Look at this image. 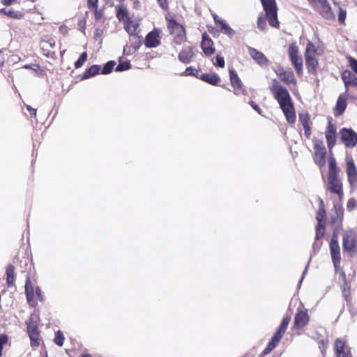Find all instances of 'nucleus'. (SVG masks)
Masks as SVG:
<instances>
[{
    "mask_svg": "<svg viewBox=\"0 0 357 357\" xmlns=\"http://www.w3.org/2000/svg\"><path fill=\"white\" fill-rule=\"evenodd\" d=\"M184 74L185 75H194V76L197 77L198 71L195 68L190 66V67H188L185 69Z\"/></svg>",
    "mask_w": 357,
    "mask_h": 357,
    "instance_id": "de8ad7c7",
    "label": "nucleus"
},
{
    "mask_svg": "<svg viewBox=\"0 0 357 357\" xmlns=\"http://www.w3.org/2000/svg\"><path fill=\"white\" fill-rule=\"evenodd\" d=\"M159 6L164 10L168 9V2L167 0H157Z\"/></svg>",
    "mask_w": 357,
    "mask_h": 357,
    "instance_id": "864d4df0",
    "label": "nucleus"
},
{
    "mask_svg": "<svg viewBox=\"0 0 357 357\" xmlns=\"http://www.w3.org/2000/svg\"><path fill=\"white\" fill-rule=\"evenodd\" d=\"M275 73L277 74V75L280 78L283 74L286 72V70H284L283 68L278 67L274 70Z\"/></svg>",
    "mask_w": 357,
    "mask_h": 357,
    "instance_id": "6e6d98bb",
    "label": "nucleus"
},
{
    "mask_svg": "<svg viewBox=\"0 0 357 357\" xmlns=\"http://www.w3.org/2000/svg\"><path fill=\"white\" fill-rule=\"evenodd\" d=\"M130 68V64L128 62L120 63L116 68L115 70L121 72L128 70Z\"/></svg>",
    "mask_w": 357,
    "mask_h": 357,
    "instance_id": "c03bdc74",
    "label": "nucleus"
},
{
    "mask_svg": "<svg viewBox=\"0 0 357 357\" xmlns=\"http://www.w3.org/2000/svg\"><path fill=\"white\" fill-rule=\"evenodd\" d=\"M25 294L27 301L30 303L33 301L34 297V288L29 278H27L25 284Z\"/></svg>",
    "mask_w": 357,
    "mask_h": 357,
    "instance_id": "393cba45",
    "label": "nucleus"
},
{
    "mask_svg": "<svg viewBox=\"0 0 357 357\" xmlns=\"http://www.w3.org/2000/svg\"><path fill=\"white\" fill-rule=\"evenodd\" d=\"M287 325L282 322L280 327L278 328V331L273 335V336H275V340H280L282 339L283 335L284 334V333L287 330Z\"/></svg>",
    "mask_w": 357,
    "mask_h": 357,
    "instance_id": "72a5a7b5",
    "label": "nucleus"
},
{
    "mask_svg": "<svg viewBox=\"0 0 357 357\" xmlns=\"http://www.w3.org/2000/svg\"><path fill=\"white\" fill-rule=\"evenodd\" d=\"M249 105L252 107L253 109L257 112L259 114H261V109L258 106V105H257L254 101H250Z\"/></svg>",
    "mask_w": 357,
    "mask_h": 357,
    "instance_id": "5fc2aeb1",
    "label": "nucleus"
},
{
    "mask_svg": "<svg viewBox=\"0 0 357 357\" xmlns=\"http://www.w3.org/2000/svg\"><path fill=\"white\" fill-rule=\"evenodd\" d=\"M225 63L224 58L219 55H217L215 65L220 68H223L225 66Z\"/></svg>",
    "mask_w": 357,
    "mask_h": 357,
    "instance_id": "603ef678",
    "label": "nucleus"
},
{
    "mask_svg": "<svg viewBox=\"0 0 357 357\" xmlns=\"http://www.w3.org/2000/svg\"><path fill=\"white\" fill-rule=\"evenodd\" d=\"M343 220V210L341 208H334V215L331 217V221L333 224L337 226H340L342 224Z\"/></svg>",
    "mask_w": 357,
    "mask_h": 357,
    "instance_id": "a878e982",
    "label": "nucleus"
},
{
    "mask_svg": "<svg viewBox=\"0 0 357 357\" xmlns=\"http://www.w3.org/2000/svg\"><path fill=\"white\" fill-rule=\"evenodd\" d=\"M289 55L296 71L298 74H300L303 69V59L298 55V47L295 44H291L289 45Z\"/></svg>",
    "mask_w": 357,
    "mask_h": 357,
    "instance_id": "ddd939ff",
    "label": "nucleus"
},
{
    "mask_svg": "<svg viewBox=\"0 0 357 357\" xmlns=\"http://www.w3.org/2000/svg\"><path fill=\"white\" fill-rule=\"evenodd\" d=\"M299 120L303 127L309 125L310 119L308 114H301L299 116Z\"/></svg>",
    "mask_w": 357,
    "mask_h": 357,
    "instance_id": "09e8293b",
    "label": "nucleus"
},
{
    "mask_svg": "<svg viewBox=\"0 0 357 357\" xmlns=\"http://www.w3.org/2000/svg\"><path fill=\"white\" fill-rule=\"evenodd\" d=\"M102 16V13L101 11H98V10H96V13H95V17L96 19H100Z\"/></svg>",
    "mask_w": 357,
    "mask_h": 357,
    "instance_id": "69168bd1",
    "label": "nucleus"
},
{
    "mask_svg": "<svg viewBox=\"0 0 357 357\" xmlns=\"http://www.w3.org/2000/svg\"><path fill=\"white\" fill-rule=\"evenodd\" d=\"M47 43L49 44V45L51 47H54L55 46V41L53 40H50Z\"/></svg>",
    "mask_w": 357,
    "mask_h": 357,
    "instance_id": "338daca9",
    "label": "nucleus"
},
{
    "mask_svg": "<svg viewBox=\"0 0 357 357\" xmlns=\"http://www.w3.org/2000/svg\"><path fill=\"white\" fill-rule=\"evenodd\" d=\"M339 281L342 284V290H350L351 285L347 281L346 275L344 272H342L340 275Z\"/></svg>",
    "mask_w": 357,
    "mask_h": 357,
    "instance_id": "c9c22d12",
    "label": "nucleus"
},
{
    "mask_svg": "<svg viewBox=\"0 0 357 357\" xmlns=\"http://www.w3.org/2000/svg\"><path fill=\"white\" fill-rule=\"evenodd\" d=\"M8 342V336L5 334L0 335V356L2 355L3 345Z\"/></svg>",
    "mask_w": 357,
    "mask_h": 357,
    "instance_id": "a18cd8bd",
    "label": "nucleus"
},
{
    "mask_svg": "<svg viewBox=\"0 0 357 357\" xmlns=\"http://www.w3.org/2000/svg\"><path fill=\"white\" fill-rule=\"evenodd\" d=\"M316 219L317 221L316 239L318 240L324 236L325 231L326 214L323 206L319 208Z\"/></svg>",
    "mask_w": 357,
    "mask_h": 357,
    "instance_id": "4468645a",
    "label": "nucleus"
},
{
    "mask_svg": "<svg viewBox=\"0 0 357 357\" xmlns=\"http://www.w3.org/2000/svg\"><path fill=\"white\" fill-rule=\"evenodd\" d=\"M347 107L346 98L343 95H340L337 99L335 105V113L337 116L342 115Z\"/></svg>",
    "mask_w": 357,
    "mask_h": 357,
    "instance_id": "b1692460",
    "label": "nucleus"
},
{
    "mask_svg": "<svg viewBox=\"0 0 357 357\" xmlns=\"http://www.w3.org/2000/svg\"><path fill=\"white\" fill-rule=\"evenodd\" d=\"M265 12L266 19L270 26L279 28L280 22L278 19V7L275 0H260Z\"/></svg>",
    "mask_w": 357,
    "mask_h": 357,
    "instance_id": "7ed1b4c3",
    "label": "nucleus"
},
{
    "mask_svg": "<svg viewBox=\"0 0 357 357\" xmlns=\"http://www.w3.org/2000/svg\"><path fill=\"white\" fill-rule=\"evenodd\" d=\"M128 13L127 9L123 6L117 7L116 17L119 20H126L128 19Z\"/></svg>",
    "mask_w": 357,
    "mask_h": 357,
    "instance_id": "473e14b6",
    "label": "nucleus"
},
{
    "mask_svg": "<svg viewBox=\"0 0 357 357\" xmlns=\"http://www.w3.org/2000/svg\"><path fill=\"white\" fill-rule=\"evenodd\" d=\"M100 70V66L99 65H93L89 68H88L84 73L82 75V79H86L90 77H92L97 74L99 73Z\"/></svg>",
    "mask_w": 357,
    "mask_h": 357,
    "instance_id": "bb28decb",
    "label": "nucleus"
},
{
    "mask_svg": "<svg viewBox=\"0 0 357 357\" xmlns=\"http://www.w3.org/2000/svg\"><path fill=\"white\" fill-rule=\"evenodd\" d=\"M195 56L192 49L190 46H185L183 47L181 52L178 54V59L184 63H189L192 62Z\"/></svg>",
    "mask_w": 357,
    "mask_h": 357,
    "instance_id": "a211bd4d",
    "label": "nucleus"
},
{
    "mask_svg": "<svg viewBox=\"0 0 357 357\" xmlns=\"http://www.w3.org/2000/svg\"><path fill=\"white\" fill-rule=\"evenodd\" d=\"M304 128V130H305V135L307 138H309L311 135V128L310 127V125L308 126H304L303 127Z\"/></svg>",
    "mask_w": 357,
    "mask_h": 357,
    "instance_id": "13d9d810",
    "label": "nucleus"
},
{
    "mask_svg": "<svg viewBox=\"0 0 357 357\" xmlns=\"http://www.w3.org/2000/svg\"><path fill=\"white\" fill-rule=\"evenodd\" d=\"M115 65L116 63L114 61H110L106 63L102 68V74L107 75L110 73Z\"/></svg>",
    "mask_w": 357,
    "mask_h": 357,
    "instance_id": "e433bc0d",
    "label": "nucleus"
},
{
    "mask_svg": "<svg viewBox=\"0 0 357 357\" xmlns=\"http://www.w3.org/2000/svg\"><path fill=\"white\" fill-rule=\"evenodd\" d=\"M342 291L345 300L349 301L350 298V290H342Z\"/></svg>",
    "mask_w": 357,
    "mask_h": 357,
    "instance_id": "680f3d73",
    "label": "nucleus"
},
{
    "mask_svg": "<svg viewBox=\"0 0 357 357\" xmlns=\"http://www.w3.org/2000/svg\"><path fill=\"white\" fill-rule=\"evenodd\" d=\"M248 52L253 59L259 65L264 66L268 64V61L262 52H260L252 47L248 48Z\"/></svg>",
    "mask_w": 357,
    "mask_h": 357,
    "instance_id": "412c9836",
    "label": "nucleus"
},
{
    "mask_svg": "<svg viewBox=\"0 0 357 357\" xmlns=\"http://www.w3.org/2000/svg\"><path fill=\"white\" fill-rule=\"evenodd\" d=\"M357 207V201L355 199H349L347 204V208L348 210L351 211Z\"/></svg>",
    "mask_w": 357,
    "mask_h": 357,
    "instance_id": "49530a36",
    "label": "nucleus"
},
{
    "mask_svg": "<svg viewBox=\"0 0 357 357\" xmlns=\"http://www.w3.org/2000/svg\"><path fill=\"white\" fill-rule=\"evenodd\" d=\"M342 79L344 83L346 91L349 86H357V77L349 70H344L342 73Z\"/></svg>",
    "mask_w": 357,
    "mask_h": 357,
    "instance_id": "6ab92c4d",
    "label": "nucleus"
},
{
    "mask_svg": "<svg viewBox=\"0 0 357 357\" xmlns=\"http://www.w3.org/2000/svg\"><path fill=\"white\" fill-rule=\"evenodd\" d=\"M346 15H347L346 10L340 8V13L338 15V21L340 22V23H344L345 18H346Z\"/></svg>",
    "mask_w": 357,
    "mask_h": 357,
    "instance_id": "3c124183",
    "label": "nucleus"
},
{
    "mask_svg": "<svg viewBox=\"0 0 357 357\" xmlns=\"http://www.w3.org/2000/svg\"><path fill=\"white\" fill-rule=\"evenodd\" d=\"M36 294L37 298L40 301H43V295H42V291H41V289L38 287H37V288L36 289Z\"/></svg>",
    "mask_w": 357,
    "mask_h": 357,
    "instance_id": "bf43d9fd",
    "label": "nucleus"
},
{
    "mask_svg": "<svg viewBox=\"0 0 357 357\" xmlns=\"http://www.w3.org/2000/svg\"><path fill=\"white\" fill-rule=\"evenodd\" d=\"M159 29H154L146 36L144 44L147 47H155L160 44Z\"/></svg>",
    "mask_w": 357,
    "mask_h": 357,
    "instance_id": "2eb2a0df",
    "label": "nucleus"
},
{
    "mask_svg": "<svg viewBox=\"0 0 357 357\" xmlns=\"http://www.w3.org/2000/svg\"><path fill=\"white\" fill-rule=\"evenodd\" d=\"M325 137L327 142L328 148L330 151L331 155H333L331 151L336 144L337 138V132L336 125L333 123L332 119H328V124L325 130Z\"/></svg>",
    "mask_w": 357,
    "mask_h": 357,
    "instance_id": "0eeeda50",
    "label": "nucleus"
},
{
    "mask_svg": "<svg viewBox=\"0 0 357 357\" xmlns=\"http://www.w3.org/2000/svg\"><path fill=\"white\" fill-rule=\"evenodd\" d=\"M213 16L216 24H218L220 21H222V20H221L216 14H214Z\"/></svg>",
    "mask_w": 357,
    "mask_h": 357,
    "instance_id": "0e129e2a",
    "label": "nucleus"
},
{
    "mask_svg": "<svg viewBox=\"0 0 357 357\" xmlns=\"http://www.w3.org/2000/svg\"><path fill=\"white\" fill-rule=\"evenodd\" d=\"M346 173L350 188L354 190L357 186V167L351 158L347 160Z\"/></svg>",
    "mask_w": 357,
    "mask_h": 357,
    "instance_id": "9d476101",
    "label": "nucleus"
},
{
    "mask_svg": "<svg viewBox=\"0 0 357 357\" xmlns=\"http://www.w3.org/2000/svg\"><path fill=\"white\" fill-rule=\"evenodd\" d=\"M257 28L261 31H266L267 29V25L266 23L265 18L263 15L259 16L257 22Z\"/></svg>",
    "mask_w": 357,
    "mask_h": 357,
    "instance_id": "a19ab883",
    "label": "nucleus"
},
{
    "mask_svg": "<svg viewBox=\"0 0 357 357\" xmlns=\"http://www.w3.org/2000/svg\"><path fill=\"white\" fill-rule=\"evenodd\" d=\"M348 59L350 67L357 74V60L352 57H349Z\"/></svg>",
    "mask_w": 357,
    "mask_h": 357,
    "instance_id": "8fccbe9b",
    "label": "nucleus"
},
{
    "mask_svg": "<svg viewBox=\"0 0 357 357\" xmlns=\"http://www.w3.org/2000/svg\"><path fill=\"white\" fill-rule=\"evenodd\" d=\"M291 321V316L289 314H286L283 319H282V322L287 324L288 326V324H289Z\"/></svg>",
    "mask_w": 357,
    "mask_h": 357,
    "instance_id": "052dcab7",
    "label": "nucleus"
},
{
    "mask_svg": "<svg viewBox=\"0 0 357 357\" xmlns=\"http://www.w3.org/2000/svg\"><path fill=\"white\" fill-rule=\"evenodd\" d=\"M319 54V53L317 52V49L314 45L309 42L305 48V59L307 68L310 73L314 74L316 73L318 65L317 56Z\"/></svg>",
    "mask_w": 357,
    "mask_h": 357,
    "instance_id": "20e7f679",
    "label": "nucleus"
},
{
    "mask_svg": "<svg viewBox=\"0 0 357 357\" xmlns=\"http://www.w3.org/2000/svg\"><path fill=\"white\" fill-rule=\"evenodd\" d=\"M0 13L4 14L6 15L9 16L13 19H22L23 17V14L20 11H16L13 10H7L6 8H1L0 10Z\"/></svg>",
    "mask_w": 357,
    "mask_h": 357,
    "instance_id": "7c9ffc66",
    "label": "nucleus"
},
{
    "mask_svg": "<svg viewBox=\"0 0 357 357\" xmlns=\"http://www.w3.org/2000/svg\"><path fill=\"white\" fill-rule=\"evenodd\" d=\"M280 340H275V336H273L271 340V342L268 343L266 348L264 349V354H268L273 349L275 348V347L278 344V342Z\"/></svg>",
    "mask_w": 357,
    "mask_h": 357,
    "instance_id": "37998d69",
    "label": "nucleus"
},
{
    "mask_svg": "<svg viewBox=\"0 0 357 357\" xmlns=\"http://www.w3.org/2000/svg\"><path fill=\"white\" fill-rule=\"evenodd\" d=\"M31 347H38L40 344V334L39 332L32 333L29 334Z\"/></svg>",
    "mask_w": 357,
    "mask_h": 357,
    "instance_id": "f704fd0d",
    "label": "nucleus"
},
{
    "mask_svg": "<svg viewBox=\"0 0 357 357\" xmlns=\"http://www.w3.org/2000/svg\"><path fill=\"white\" fill-rule=\"evenodd\" d=\"M343 248L351 253L355 252L356 249V234L354 230H348L344 233Z\"/></svg>",
    "mask_w": 357,
    "mask_h": 357,
    "instance_id": "9b49d317",
    "label": "nucleus"
},
{
    "mask_svg": "<svg viewBox=\"0 0 357 357\" xmlns=\"http://www.w3.org/2000/svg\"><path fill=\"white\" fill-rule=\"evenodd\" d=\"M220 26L221 31L225 34L231 35L234 31L224 21H220L218 24Z\"/></svg>",
    "mask_w": 357,
    "mask_h": 357,
    "instance_id": "4c0bfd02",
    "label": "nucleus"
},
{
    "mask_svg": "<svg viewBox=\"0 0 357 357\" xmlns=\"http://www.w3.org/2000/svg\"><path fill=\"white\" fill-rule=\"evenodd\" d=\"M200 79L211 85H217L218 84V82H220V77L217 74H215V73L202 74L200 77Z\"/></svg>",
    "mask_w": 357,
    "mask_h": 357,
    "instance_id": "5701e85b",
    "label": "nucleus"
},
{
    "mask_svg": "<svg viewBox=\"0 0 357 357\" xmlns=\"http://www.w3.org/2000/svg\"><path fill=\"white\" fill-rule=\"evenodd\" d=\"M312 142L314 151V161L319 167H322L326 164V149L322 140L314 138Z\"/></svg>",
    "mask_w": 357,
    "mask_h": 357,
    "instance_id": "423d86ee",
    "label": "nucleus"
},
{
    "mask_svg": "<svg viewBox=\"0 0 357 357\" xmlns=\"http://www.w3.org/2000/svg\"><path fill=\"white\" fill-rule=\"evenodd\" d=\"M341 141L345 146L353 148L357 144V134L353 130L343 128L340 130Z\"/></svg>",
    "mask_w": 357,
    "mask_h": 357,
    "instance_id": "6e6552de",
    "label": "nucleus"
},
{
    "mask_svg": "<svg viewBox=\"0 0 357 357\" xmlns=\"http://www.w3.org/2000/svg\"><path fill=\"white\" fill-rule=\"evenodd\" d=\"M330 250L333 265L337 268L340 264L341 255L340 248L338 244V238L335 233L332 236L330 243Z\"/></svg>",
    "mask_w": 357,
    "mask_h": 357,
    "instance_id": "f8f14e48",
    "label": "nucleus"
},
{
    "mask_svg": "<svg viewBox=\"0 0 357 357\" xmlns=\"http://www.w3.org/2000/svg\"><path fill=\"white\" fill-rule=\"evenodd\" d=\"M54 341V343L59 347H61L63 344L64 336L63 334L60 331H58L56 333Z\"/></svg>",
    "mask_w": 357,
    "mask_h": 357,
    "instance_id": "79ce46f5",
    "label": "nucleus"
},
{
    "mask_svg": "<svg viewBox=\"0 0 357 357\" xmlns=\"http://www.w3.org/2000/svg\"><path fill=\"white\" fill-rule=\"evenodd\" d=\"M37 317L34 315H31L27 321V331L28 334H31L32 333L38 332V324H37Z\"/></svg>",
    "mask_w": 357,
    "mask_h": 357,
    "instance_id": "c85d7f7f",
    "label": "nucleus"
},
{
    "mask_svg": "<svg viewBox=\"0 0 357 357\" xmlns=\"http://www.w3.org/2000/svg\"><path fill=\"white\" fill-rule=\"evenodd\" d=\"M167 27L171 35L174 36V43L176 44H181L182 41H185L186 40L184 27L181 24H178L176 20L173 19L169 20Z\"/></svg>",
    "mask_w": 357,
    "mask_h": 357,
    "instance_id": "39448f33",
    "label": "nucleus"
},
{
    "mask_svg": "<svg viewBox=\"0 0 357 357\" xmlns=\"http://www.w3.org/2000/svg\"><path fill=\"white\" fill-rule=\"evenodd\" d=\"M16 0H1V3L5 6H9Z\"/></svg>",
    "mask_w": 357,
    "mask_h": 357,
    "instance_id": "e2e57ef3",
    "label": "nucleus"
},
{
    "mask_svg": "<svg viewBox=\"0 0 357 357\" xmlns=\"http://www.w3.org/2000/svg\"><path fill=\"white\" fill-rule=\"evenodd\" d=\"M86 59H87V54H86V52H84L81 54V55L79 56L77 61L75 63V68H81L84 65V63H85Z\"/></svg>",
    "mask_w": 357,
    "mask_h": 357,
    "instance_id": "58836bf2",
    "label": "nucleus"
},
{
    "mask_svg": "<svg viewBox=\"0 0 357 357\" xmlns=\"http://www.w3.org/2000/svg\"><path fill=\"white\" fill-rule=\"evenodd\" d=\"M270 89L285 115L287 121L289 123H294L296 121V113L291 96L287 89L281 86L276 79L272 81Z\"/></svg>",
    "mask_w": 357,
    "mask_h": 357,
    "instance_id": "f257e3e1",
    "label": "nucleus"
},
{
    "mask_svg": "<svg viewBox=\"0 0 357 357\" xmlns=\"http://www.w3.org/2000/svg\"><path fill=\"white\" fill-rule=\"evenodd\" d=\"M15 281V267L9 264L6 269V282L8 287L13 286Z\"/></svg>",
    "mask_w": 357,
    "mask_h": 357,
    "instance_id": "cd10ccee",
    "label": "nucleus"
},
{
    "mask_svg": "<svg viewBox=\"0 0 357 357\" xmlns=\"http://www.w3.org/2000/svg\"><path fill=\"white\" fill-rule=\"evenodd\" d=\"M229 77L231 81V86L234 89V93L238 94L239 92H243L244 90L242 89V83L238 78L236 72L233 70H229Z\"/></svg>",
    "mask_w": 357,
    "mask_h": 357,
    "instance_id": "aec40b11",
    "label": "nucleus"
},
{
    "mask_svg": "<svg viewBox=\"0 0 357 357\" xmlns=\"http://www.w3.org/2000/svg\"><path fill=\"white\" fill-rule=\"evenodd\" d=\"M201 46L204 53L206 55H211L215 51V48L213 47V42L206 33L202 35Z\"/></svg>",
    "mask_w": 357,
    "mask_h": 357,
    "instance_id": "f3484780",
    "label": "nucleus"
},
{
    "mask_svg": "<svg viewBox=\"0 0 357 357\" xmlns=\"http://www.w3.org/2000/svg\"><path fill=\"white\" fill-rule=\"evenodd\" d=\"M31 112V116L32 117L36 118V109H33L32 110V112Z\"/></svg>",
    "mask_w": 357,
    "mask_h": 357,
    "instance_id": "774afa93",
    "label": "nucleus"
},
{
    "mask_svg": "<svg viewBox=\"0 0 357 357\" xmlns=\"http://www.w3.org/2000/svg\"><path fill=\"white\" fill-rule=\"evenodd\" d=\"M257 28L261 31H266L267 29V25L266 23L265 18L263 15L259 16L257 22Z\"/></svg>",
    "mask_w": 357,
    "mask_h": 357,
    "instance_id": "ea45409f",
    "label": "nucleus"
},
{
    "mask_svg": "<svg viewBox=\"0 0 357 357\" xmlns=\"http://www.w3.org/2000/svg\"><path fill=\"white\" fill-rule=\"evenodd\" d=\"M328 173L327 176L328 190L334 194H336L341 199L343 197L342 182L339 178L340 169L337 167L336 160L333 155H330L328 159Z\"/></svg>",
    "mask_w": 357,
    "mask_h": 357,
    "instance_id": "f03ea898",
    "label": "nucleus"
},
{
    "mask_svg": "<svg viewBox=\"0 0 357 357\" xmlns=\"http://www.w3.org/2000/svg\"><path fill=\"white\" fill-rule=\"evenodd\" d=\"M138 26V23L128 20L126 24L125 29L130 35H135L137 34Z\"/></svg>",
    "mask_w": 357,
    "mask_h": 357,
    "instance_id": "2f4dec72",
    "label": "nucleus"
},
{
    "mask_svg": "<svg viewBox=\"0 0 357 357\" xmlns=\"http://www.w3.org/2000/svg\"><path fill=\"white\" fill-rule=\"evenodd\" d=\"M87 3L90 8H96L98 0H87Z\"/></svg>",
    "mask_w": 357,
    "mask_h": 357,
    "instance_id": "4d7b16f0",
    "label": "nucleus"
},
{
    "mask_svg": "<svg viewBox=\"0 0 357 357\" xmlns=\"http://www.w3.org/2000/svg\"><path fill=\"white\" fill-rule=\"evenodd\" d=\"M313 2L316 10L326 20L335 19V15L332 12L327 0H313Z\"/></svg>",
    "mask_w": 357,
    "mask_h": 357,
    "instance_id": "1a4fd4ad",
    "label": "nucleus"
},
{
    "mask_svg": "<svg viewBox=\"0 0 357 357\" xmlns=\"http://www.w3.org/2000/svg\"><path fill=\"white\" fill-rule=\"evenodd\" d=\"M309 316L306 312L298 311L294 318V328L300 329L303 328L309 321Z\"/></svg>",
    "mask_w": 357,
    "mask_h": 357,
    "instance_id": "dca6fc26",
    "label": "nucleus"
},
{
    "mask_svg": "<svg viewBox=\"0 0 357 357\" xmlns=\"http://www.w3.org/2000/svg\"><path fill=\"white\" fill-rule=\"evenodd\" d=\"M281 80L284 82L286 84H296V81L294 77L293 72L290 70H286L283 75L280 77Z\"/></svg>",
    "mask_w": 357,
    "mask_h": 357,
    "instance_id": "c756f323",
    "label": "nucleus"
},
{
    "mask_svg": "<svg viewBox=\"0 0 357 357\" xmlns=\"http://www.w3.org/2000/svg\"><path fill=\"white\" fill-rule=\"evenodd\" d=\"M337 357H351V354L345 350L344 342L337 339L335 341Z\"/></svg>",
    "mask_w": 357,
    "mask_h": 357,
    "instance_id": "4be33fe9",
    "label": "nucleus"
}]
</instances>
